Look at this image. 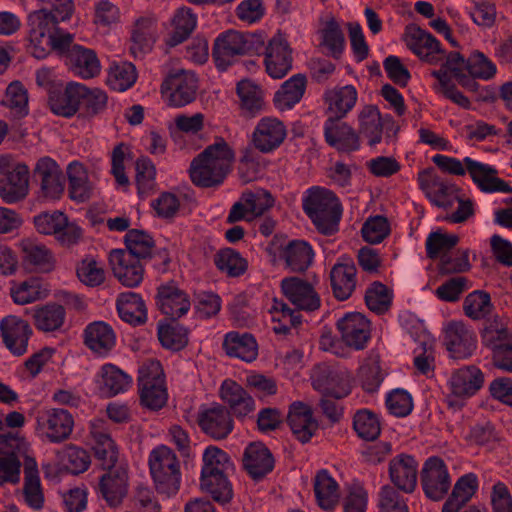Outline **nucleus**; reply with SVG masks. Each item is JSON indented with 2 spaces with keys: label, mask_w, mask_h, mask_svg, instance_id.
Segmentation results:
<instances>
[{
  "label": "nucleus",
  "mask_w": 512,
  "mask_h": 512,
  "mask_svg": "<svg viewBox=\"0 0 512 512\" xmlns=\"http://www.w3.org/2000/svg\"><path fill=\"white\" fill-rule=\"evenodd\" d=\"M42 9L29 14L28 40L29 52L37 59L46 58L52 48L63 49L64 45L74 41L73 34L62 30L58 24L69 20L75 6L73 0H44Z\"/></svg>",
  "instance_id": "nucleus-1"
},
{
  "label": "nucleus",
  "mask_w": 512,
  "mask_h": 512,
  "mask_svg": "<svg viewBox=\"0 0 512 512\" xmlns=\"http://www.w3.org/2000/svg\"><path fill=\"white\" fill-rule=\"evenodd\" d=\"M235 154L223 139L207 146L190 164L193 184L203 188L220 185L232 169Z\"/></svg>",
  "instance_id": "nucleus-2"
},
{
  "label": "nucleus",
  "mask_w": 512,
  "mask_h": 512,
  "mask_svg": "<svg viewBox=\"0 0 512 512\" xmlns=\"http://www.w3.org/2000/svg\"><path fill=\"white\" fill-rule=\"evenodd\" d=\"M302 208L320 233L332 235L338 230L342 207L330 190L320 187L308 189Z\"/></svg>",
  "instance_id": "nucleus-3"
},
{
  "label": "nucleus",
  "mask_w": 512,
  "mask_h": 512,
  "mask_svg": "<svg viewBox=\"0 0 512 512\" xmlns=\"http://www.w3.org/2000/svg\"><path fill=\"white\" fill-rule=\"evenodd\" d=\"M264 45L265 38L261 33L229 30L215 40L212 56L216 66L225 70L243 55H259Z\"/></svg>",
  "instance_id": "nucleus-4"
},
{
  "label": "nucleus",
  "mask_w": 512,
  "mask_h": 512,
  "mask_svg": "<svg viewBox=\"0 0 512 512\" xmlns=\"http://www.w3.org/2000/svg\"><path fill=\"white\" fill-rule=\"evenodd\" d=\"M149 469L158 493L175 495L181 485V466L174 451L164 445L154 448L149 455Z\"/></svg>",
  "instance_id": "nucleus-5"
},
{
  "label": "nucleus",
  "mask_w": 512,
  "mask_h": 512,
  "mask_svg": "<svg viewBox=\"0 0 512 512\" xmlns=\"http://www.w3.org/2000/svg\"><path fill=\"white\" fill-rule=\"evenodd\" d=\"M138 390L141 405L150 410H159L167 402L164 372L158 360L149 359L140 366Z\"/></svg>",
  "instance_id": "nucleus-6"
},
{
  "label": "nucleus",
  "mask_w": 512,
  "mask_h": 512,
  "mask_svg": "<svg viewBox=\"0 0 512 512\" xmlns=\"http://www.w3.org/2000/svg\"><path fill=\"white\" fill-rule=\"evenodd\" d=\"M198 80L192 71L171 72L161 85L162 95L171 107H183L196 99Z\"/></svg>",
  "instance_id": "nucleus-7"
},
{
  "label": "nucleus",
  "mask_w": 512,
  "mask_h": 512,
  "mask_svg": "<svg viewBox=\"0 0 512 512\" xmlns=\"http://www.w3.org/2000/svg\"><path fill=\"white\" fill-rule=\"evenodd\" d=\"M74 418L65 409H46L36 416V431L50 443H62L72 434Z\"/></svg>",
  "instance_id": "nucleus-8"
},
{
  "label": "nucleus",
  "mask_w": 512,
  "mask_h": 512,
  "mask_svg": "<svg viewBox=\"0 0 512 512\" xmlns=\"http://www.w3.org/2000/svg\"><path fill=\"white\" fill-rule=\"evenodd\" d=\"M418 184L431 203L443 209L453 206L455 195L460 191L457 185L442 179L433 168L419 172Z\"/></svg>",
  "instance_id": "nucleus-9"
},
{
  "label": "nucleus",
  "mask_w": 512,
  "mask_h": 512,
  "mask_svg": "<svg viewBox=\"0 0 512 512\" xmlns=\"http://www.w3.org/2000/svg\"><path fill=\"white\" fill-rule=\"evenodd\" d=\"M421 483L425 494L432 500H441L451 486L447 466L439 457L426 460L421 471Z\"/></svg>",
  "instance_id": "nucleus-10"
},
{
  "label": "nucleus",
  "mask_w": 512,
  "mask_h": 512,
  "mask_svg": "<svg viewBox=\"0 0 512 512\" xmlns=\"http://www.w3.org/2000/svg\"><path fill=\"white\" fill-rule=\"evenodd\" d=\"M406 44L422 61L436 65L444 60L445 52L439 41L419 26L410 25L406 28Z\"/></svg>",
  "instance_id": "nucleus-11"
},
{
  "label": "nucleus",
  "mask_w": 512,
  "mask_h": 512,
  "mask_svg": "<svg viewBox=\"0 0 512 512\" xmlns=\"http://www.w3.org/2000/svg\"><path fill=\"white\" fill-rule=\"evenodd\" d=\"M29 191V169L25 164H16L0 170V198L8 203L23 200Z\"/></svg>",
  "instance_id": "nucleus-12"
},
{
  "label": "nucleus",
  "mask_w": 512,
  "mask_h": 512,
  "mask_svg": "<svg viewBox=\"0 0 512 512\" xmlns=\"http://www.w3.org/2000/svg\"><path fill=\"white\" fill-rule=\"evenodd\" d=\"M197 422L201 430L215 440L227 438L234 428L230 411L219 403H214L200 411Z\"/></svg>",
  "instance_id": "nucleus-13"
},
{
  "label": "nucleus",
  "mask_w": 512,
  "mask_h": 512,
  "mask_svg": "<svg viewBox=\"0 0 512 512\" xmlns=\"http://www.w3.org/2000/svg\"><path fill=\"white\" fill-rule=\"evenodd\" d=\"M61 56H65L71 70L82 79H90L100 73V61L94 50L73 44L64 45L63 49L52 48Z\"/></svg>",
  "instance_id": "nucleus-14"
},
{
  "label": "nucleus",
  "mask_w": 512,
  "mask_h": 512,
  "mask_svg": "<svg viewBox=\"0 0 512 512\" xmlns=\"http://www.w3.org/2000/svg\"><path fill=\"white\" fill-rule=\"evenodd\" d=\"M343 343L355 350H363L371 337V323L359 312L347 313L337 321Z\"/></svg>",
  "instance_id": "nucleus-15"
},
{
  "label": "nucleus",
  "mask_w": 512,
  "mask_h": 512,
  "mask_svg": "<svg viewBox=\"0 0 512 512\" xmlns=\"http://www.w3.org/2000/svg\"><path fill=\"white\" fill-rule=\"evenodd\" d=\"M444 345L455 359H464L473 354L477 347L474 331L462 321H451L444 329Z\"/></svg>",
  "instance_id": "nucleus-16"
},
{
  "label": "nucleus",
  "mask_w": 512,
  "mask_h": 512,
  "mask_svg": "<svg viewBox=\"0 0 512 512\" xmlns=\"http://www.w3.org/2000/svg\"><path fill=\"white\" fill-rule=\"evenodd\" d=\"M99 479L98 493L109 507H118L128 494L129 476L127 468L113 466Z\"/></svg>",
  "instance_id": "nucleus-17"
},
{
  "label": "nucleus",
  "mask_w": 512,
  "mask_h": 512,
  "mask_svg": "<svg viewBox=\"0 0 512 512\" xmlns=\"http://www.w3.org/2000/svg\"><path fill=\"white\" fill-rule=\"evenodd\" d=\"M0 334L5 347L15 356L27 352L28 340L32 329L27 321L14 315H8L0 321Z\"/></svg>",
  "instance_id": "nucleus-18"
},
{
  "label": "nucleus",
  "mask_w": 512,
  "mask_h": 512,
  "mask_svg": "<svg viewBox=\"0 0 512 512\" xmlns=\"http://www.w3.org/2000/svg\"><path fill=\"white\" fill-rule=\"evenodd\" d=\"M264 64L266 72L274 79H281L292 68V49L285 39L280 36L273 37L265 47Z\"/></svg>",
  "instance_id": "nucleus-19"
},
{
  "label": "nucleus",
  "mask_w": 512,
  "mask_h": 512,
  "mask_svg": "<svg viewBox=\"0 0 512 512\" xmlns=\"http://www.w3.org/2000/svg\"><path fill=\"white\" fill-rule=\"evenodd\" d=\"M281 289L285 297L300 311H315L321 300L314 287L299 277H288L281 281Z\"/></svg>",
  "instance_id": "nucleus-20"
},
{
  "label": "nucleus",
  "mask_w": 512,
  "mask_h": 512,
  "mask_svg": "<svg viewBox=\"0 0 512 512\" xmlns=\"http://www.w3.org/2000/svg\"><path fill=\"white\" fill-rule=\"evenodd\" d=\"M219 397L227 405L231 416L239 420L245 419L255 411V400L236 381L224 380L219 389Z\"/></svg>",
  "instance_id": "nucleus-21"
},
{
  "label": "nucleus",
  "mask_w": 512,
  "mask_h": 512,
  "mask_svg": "<svg viewBox=\"0 0 512 512\" xmlns=\"http://www.w3.org/2000/svg\"><path fill=\"white\" fill-rule=\"evenodd\" d=\"M287 130L282 121L275 117H264L252 133L254 147L262 153H270L285 140Z\"/></svg>",
  "instance_id": "nucleus-22"
},
{
  "label": "nucleus",
  "mask_w": 512,
  "mask_h": 512,
  "mask_svg": "<svg viewBox=\"0 0 512 512\" xmlns=\"http://www.w3.org/2000/svg\"><path fill=\"white\" fill-rule=\"evenodd\" d=\"M86 86L69 82L64 89H54L49 93V106L53 113L63 117H72L81 109V100Z\"/></svg>",
  "instance_id": "nucleus-23"
},
{
  "label": "nucleus",
  "mask_w": 512,
  "mask_h": 512,
  "mask_svg": "<svg viewBox=\"0 0 512 512\" xmlns=\"http://www.w3.org/2000/svg\"><path fill=\"white\" fill-rule=\"evenodd\" d=\"M34 177L40 182V188L45 197L57 199L64 192L63 172L52 158L42 157L37 161Z\"/></svg>",
  "instance_id": "nucleus-24"
},
{
  "label": "nucleus",
  "mask_w": 512,
  "mask_h": 512,
  "mask_svg": "<svg viewBox=\"0 0 512 512\" xmlns=\"http://www.w3.org/2000/svg\"><path fill=\"white\" fill-rule=\"evenodd\" d=\"M463 162L472 181L482 192L512 193V187L497 177L498 171L494 167L473 160L470 157H465Z\"/></svg>",
  "instance_id": "nucleus-25"
},
{
  "label": "nucleus",
  "mask_w": 512,
  "mask_h": 512,
  "mask_svg": "<svg viewBox=\"0 0 512 512\" xmlns=\"http://www.w3.org/2000/svg\"><path fill=\"white\" fill-rule=\"evenodd\" d=\"M114 276L125 286L135 287L143 280L144 269L141 260L122 249L113 250L109 255Z\"/></svg>",
  "instance_id": "nucleus-26"
},
{
  "label": "nucleus",
  "mask_w": 512,
  "mask_h": 512,
  "mask_svg": "<svg viewBox=\"0 0 512 512\" xmlns=\"http://www.w3.org/2000/svg\"><path fill=\"white\" fill-rule=\"evenodd\" d=\"M287 423L295 438L303 444L309 442L319 428L311 407L301 401L290 405Z\"/></svg>",
  "instance_id": "nucleus-27"
},
{
  "label": "nucleus",
  "mask_w": 512,
  "mask_h": 512,
  "mask_svg": "<svg viewBox=\"0 0 512 512\" xmlns=\"http://www.w3.org/2000/svg\"><path fill=\"white\" fill-rule=\"evenodd\" d=\"M90 435L93 440L92 448L96 459L103 469L112 468L118 460V450L115 442L105 428L102 419L91 422Z\"/></svg>",
  "instance_id": "nucleus-28"
},
{
  "label": "nucleus",
  "mask_w": 512,
  "mask_h": 512,
  "mask_svg": "<svg viewBox=\"0 0 512 512\" xmlns=\"http://www.w3.org/2000/svg\"><path fill=\"white\" fill-rule=\"evenodd\" d=\"M157 304L173 320L185 315L191 306L189 296L173 282L158 287Z\"/></svg>",
  "instance_id": "nucleus-29"
},
{
  "label": "nucleus",
  "mask_w": 512,
  "mask_h": 512,
  "mask_svg": "<svg viewBox=\"0 0 512 512\" xmlns=\"http://www.w3.org/2000/svg\"><path fill=\"white\" fill-rule=\"evenodd\" d=\"M352 379L347 369H328L314 379V387L327 396L341 399L350 394Z\"/></svg>",
  "instance_id": "nucleus-30"
},
{
  "label": "nucleus",
  "mask_w": 512,
  "mask_h": 512,
  "mask_svg": "<svg viewBox=\"0 0 512 512\" xmlns=\"http://www.w3.org/2000/svg\"><path fill=\"white\" fill-rule=\"evenodd\" d=\"M389 475L391 481L398 489L411 493L417 485V462L412 456L401 454L390 461Z\"/></svg>",
  "instance_id": "nucleus-31"
},
{
  "label": "nucleus",
  "mask_w": 512,
  "mask_h": 512,
  "mask_svg": "<svg viewBox=\"0 0 512 512\" xmlns=\"http://www.w3.org/2000/svg\"><path fill=\"white\" fill-rule=\"evenodd\" d=\"M394 128L392 117H381L378 108L374 105L365 106L359 114V133L368 139L370 146L381 142L383 128L387 125Z\"/></svg>",
  "instance_id": "nucleus-32"
},
{
  "label": "nucleus",
  "mask_w": 512,
  "mask_h": 512,
  "mask_svg": "<svg viewBox=\"0 0 512 512\" xmlns=\"http://www.w3.org/2000/svg\"><path fill=\"white\" fill-rule=\"evenodd\" d=\"M243 466L252 479L260 480L273 470L274 458L266 446L252 443L244 452Z\"/></svg>",
  "instance_id": "nucleus-33"
},
{
  "label": "nucleus",
  "mask_w": 512,
  "mask_h": 512,
  "mask_svg": "<svg viewBox=\"0 0 512 512\" xmlns=\"http://www.w3.org/2000/svg\"><path fill=\"white\" fill-rule=\"evenodd\" d=\"M222 347L229 357L238 358L247 363L257 359L258 343L250 333L231 331L224 336Z\"/></svg>",
  "instance_id": "nucleus-34"
},
{
  "label": "nucleus",
  "mask_w": 512,
  "mask_h": 512,
  "mask_svg": "<svg viewBox=\"0 0 512 512\" xmlns=\"http://www.w3.org/2000/svg\"><path fill=\"white\" fill-rule=\"evenodd\" d=\"M84 344L92 352L106 356L116 344V335L109 324L95 321L88 324L84 330Z\"/></svg>",
  "instance_id": "nucleus-35"
},
{
  "label": "nucleus",
  "mask_w": 512,
  "mask_h": 512,
  "mask_svg": "<svg viewBox=\"0 0 512 512\" xmlns=\"http://www.w3.org/2000/svg\"><path fill=\"white\" fill-rule=\"evenodd\" d=\"M483 382V373L476 366L456 370L449 380L451 393L461 398L474 395L483 386Z\"/></svg>",
  "instance_id": "nucleus-36"
},
{
  "label": "nucleus",
  "mask_w": 512,
  "mask_h": 512,
  "mask_svg": "<svg viewBox=\"0 0 512 512\" xmlns=\"http://www.w3.org/2000/svg\"><path fill=\"white\" fill-rule=\"evenodd\" d=\"M156 18L153 15L142 16L135 22L131 37L130 52L135 57H142L151 51L155 42Z\"/></svg>",
  "instance_id": "nucleus-37"
},
{
  "label": "nucleus",
  "mask_w": 512,
  "mask_h": 512,
  "mask_svg": "<svg viewBox=\"0 0 512 512\" xmlns=\"http://www.w3.org/2000/svg\"><path fill=\"white\" fill-rule=\"evenodd\" d=\"M356 266L352 261L337 263L330 271V280L334 296L341 301L347 300L356 287Z\"/></svg>",
  "instance_id": "nucleus-38"
},
{
  "label": "nucleus",
  "mask_w": 512,
  "mask_h": 512,
  "mask_svg": "<svg viewBox=\"0 0 512 512\" xmlns=\"http://www.w3.org/2000/svg\"><path fill=\"white\" fill-rule=\"evenodd\" d=\"M326 141L340 151H354L359 148V138L355 131L345 123L330 117L325 124Z\"/></svg>",
  "instance_id": "nucleus-39"
},
{
  "label": "nucleus",
  "mask_w": 512,
  "mask_h": 512,
  "mask_svg": "<svg viewBox=\"0 0 512 512\" xmlns=\"http://www.w3.org/2000/svg\"><path fill=\"white\" fill-rule=\"evenodd\" d=\"M307 79L303 74L293 75L285 81L274 95V104L279 110L291 109L303 97Z\"/></svg>",
  "instance_id": "nucleus-40"
},
{
  "label": "nucleus",
  "mask_w": 512,
  "mask_h": 512,
  "mask_svg": "<svg viewBox=\"0 0 512 512\" xmlns=\"http://www.w3.org/2000/svg\"><path fill=\"white\" fill-rule=\"evenodd\" d=\"M117 310L120 318L129 324L140 325L147 320L144 301L134 292L121 293L118 296Z\"/></svg>",
  "instance_id": "nucleus-41"
},
{
  "label": "nucleus",
  "mask_w": 512,
  "mask_h": 512,
  "mask_svg": "<svg viewBox=\"0 0 512 512\" xmlns=\"http://www.w3.org/2000/svg\"><path fill=\"white\" fill-rule=\"evenodd\" d=\"M314 492L317 503L322 509L331 511L338 504L339 486L326 470H321L316 474Z\"/></svg>",
  "instance_id": "nucleus-42"
},
{
  "label": "nucleus",
  "mask_w": 512,
  "mask_h": 512,
  "mask_svg": "<svg viewBox=\"0 0 512 512\" xmlns=\"http://www.w3.org/2000/svg\"><path fill=\"white\" fill-rule=\"evenodd\" d=\"M100 389L107 396L125 392L132 383V378L114 364H105L100 370Z\"/></svg>",
  "instance_id": "nucleus-43"
},
{
  "label": "nucleus",
  "mask_w": 512,
  "mask_h": 512,
  "mask_svg": "<svg viewBox=\"0 0 512 512\" xmlns=\"http://www.w3.org/2000/svg\"><path fill=\"white\" fill-rule=\"evenodd\" d=\"M282 257L292 271L303 272L312 263L313 250L307 242L294 240L283 249Z\"/></svg>",
  "instance_id": "nucleus-44"
},
{
  "label": "nucleus",
  "mask_w": 512,
  "mask_h": 512,
  "mask_svg": "<svg viewBox=\"0 0 512 512\" xmlns=\"http://www.w3.org/2000/svg\"><path fill=\"white\" fill-rule=\"evenodd\" d=\"M197 25V17L190 8H180L173 17L174 30L166 40V45L175 47L186 41Z\"/></svg>",
  "instance_id": "nucleus-45"
},
{
  "label": "nucleus",
  "mask_w": 512,
  "mask_h": 512,
  "mask_svg": "<svg viewBox=\"0 0 512 512\" xmlns=\"http://www.w3.org/2000/svg\"><path fill=\"white\" fill-rule=\"evenodd\" d=\"M66 312L63 306L50 303L34 310V325L38 330L53 332L61 328L64 323Z\"/></svg>",
  "instance_id": "nucleus-46"
},
{
  "label": "nucleus",
  "mask_w": 512,
  "mask_h": 512,
  "mask_svg": "<svg viewBox=\"0 0 512 512\" xmlns=\"http://www.w3.org/2000/svg\"><path fill=\"white\" fill-rule=\"evenodd\" d=\"M269 311L272 315V320L277 323L273 327L274 332L277 334H286L291 328L297 327L302 322L299 310L297 308L296 310L291 309L283 301L274 299Z\"/></svg>",
  "instance_id": "nucleus-47"
},
{
  "label": "nucleus",
  "mask_w": 512,
  "mask_h": 512,
  "mask_svg": "<svg viewBox=\"0 0 512 512\" xmlns=\"http://www.w3.org/2000/svg\"><path fill=\"white\" fill-rule=\"evenodd\" d=\"M203 463L201 475H228L234 469L228 454L215 446L206 448Z\"/></svg>",
  "instance_id": "nucleus-48"
},
{
  "label": "nucleus",
  "mask_w": 512,
  "mask_h": 512,
  "mask_svg": "<svg viewBox=\"0 0 512 512\" xmlns=\"http://www.w3.org/2000/svg\"><path fill=\"white\" fill-rule=\"evenodd\" d=\"M357 95V91L352 85L331 91L328 95L329 111L337 120H340L355 106Z\"/></svg>",
  "instance_id": "nucleus-49"
},
{
  "label": "nucleus",
  "mask_w": 512,
  "mask_h": 512,
  "mask_svg": "<svg viewBox=\"0 0 512 512\" xmlns=\"http://www.w3.org/2000/svg\"><path fill=\"white\" fill-rule=\"evenodd\" d=\"M358 378L366 392L373 393L378 390L383 381L380 356L378 354L371 353L364 360L359 368Z\"/></svg>",
  "instance_id": "nucleus-50"
},
{
  "label": "nucleus",
  "mask_w": 512,
  "mask_h": 512,
  "mask_svg": "<svg viewBox=\"0 0 512 512\" xmlns=\"http://www.w3.org/2000/svg\"><path fill=\"white\" fill-rule=\"evenodd\" d=\"M137 80V71L130 62L113 63L110 66L107 84L111 89L119 92L126 91L132 87Z\"/></svg>",
  "instance_id": "nucleus-51"
},
{
  "label": "nucleus",
  "mask_w": 512,
  "mask_h": 512,
  "mask_svg": "<svg viewBox=\"0 0 512 512\" xmlns=\"http://www.w3.org/2000/svg\"><path fill=\"white\" fill-rule=\"evenodd\" d=\"M2 103L9 108L11 116L15 119H21L28 115L27 90L19 81L8 85Z\"/></svg>",
  "instance_id": "nucleus-52"
},
{
  "label": "nucleus",
  "mask_w": 512,
  "mask_h": 512,
  "mask_svg": "<svg viewBox=\"0 0 512 512\" xmlns=\"http://www.w3.org/2000/svg\"><path fill=\"white\" fill-rule=\"evenodd\" d=\"M67 173L70 197L79 202H84L91 194V186L87 180L84 166L78 162H73L68 166Z\"/></svg>",
  "instance_id": "nucleus-53"
},
{
  "label": "nucleus",
  "mask_w": 512,
  "mask_h": 512,
  "mask_svg": "<svg viewBox=\"0 0 512 512\" xmlns=\"http://www.w3.org/2000/svg\"><path fill=\"white\" fill-rule=\"evenodd\" d=\"M493 310L490 295L482 290L469 293L463 302V311L472 320H482Z\"/></svg>",
  "instance_id": "nucleus-54"
},
{
  "label": "nucleus",
  "mask_w": 512,
  "mask_h": 512,
  "mask_svg": "<svg viewBox=\"0 0 512 512\" xmlns=\"http://www.w3.org/2000/svg\"><path fill=\"white\" fill-rule=\"evenodd\" d=\"M10 293L16 304L26 305L45 298L48 291L43 288L39 279L29 278L17 285H14L11 288Z\"/></svg>",
  "instance_id": "nucleus-55"
},
{
  "label": "nucleus",
  "mask_w": 512,
  "mask_h": 512,
  "mask_svg": "<svg viewBox=\"0 0 512 512\" xmlns=\"http://www.w3.org/2000/svg\"><path fill=\"white\" fill-rule=\"evenodd\" d=\"M393 293L383 283L375 281L365 292V303L369 310L376 314L386 313L392 304Z\"/></svg>",
  "instance_id": "nucleus-56"
},
{
  "label": "nucleus",
  "mask_w": 512,
  "mask_h": 512,
  "mask_svg": "<svg viewBox=\"0 0 512 512\" xmlns=\"http://www.w3.org/2000/svg\"><path fill=\"white\" fill-rule=\"evenodd\" d=\"M237 94L240 98L241 108L250 116H254L262 110V90L250 80H242L237 84Z\"/></svg>",
  "instance_id": "nucleus-57"
},
{
  "label": "nucleus",
  "mask_w": 512,
  "mask_h": 512,
  "mask_svg": "<svg viewBox=\"0 0 512 512\" xmlns=\"http://www.w3.org/2000/svg\"><path fill=\"white\" fill-rule=\"evenodd\" d=\"M158 339L164 348L179 351L187 345L188 333L184 327L172 321L159 324Z\"/></svg>",
  "instance_id": "nucleus-58"
},
{
  "label": "nucleus",
  "mask_w": 512,
  "mask_h": 512,
  "mask_svg": "<svg viewBox=\"0 0 512 512\" xmlns=\"http://www.w3.org/2000/svg\"><path fill=\"white\" fill-rule=\"evenodd\" d=\"M126 253H130L139 260L151 257L154 248L152 237L142 230H129L125 236Z\"/></svg>",
  "instance_id": "nucleus-59"
},
{
  "label": "nucleus",
  "mask_w": 512,
  "mask_h": 512,
  "mask_svg": "<svg viewBox=\"0 0 512 512\" xmlns=\"http://www.w3.org/2000/svg\"><path fill=\"white\" fill-rule=\"evenodd\" d=\"M320 44L328 50L329 55L336 59L340 58L345 46V36L335 19L327 21L321 30Z\"/></svg>",
  "instance_id": "nucleus-60"
},
{
  "label": "nucleus",
  "mask_w": 512,
  "mask_h": 512,
  "mask_svg": "<svg viewBox=\"0 0 512 512\" xmlns=\"http://www.w3.org/2000/svg\"><path fill=\"white\" fill-rule=\"evenodd\" d=\"M216 267L230 277H238L247 269V261L234 249L220 250L214 258Z\"/></svg>",
  "instance_id": "nucleus-61"
},
{
  "label": "nucleus",
  "mask_w": 512,
  "mask_h": 512,
  "mask_svg": "<svg viewBox=\"0 0 512 512\" xmlns=\"http://www.w3.org/2000/svg\"><path fill=\"white\" fill-rule=\"evenodd\" d=\"M201 489L208 492L215 501L221 503L229 502L233 496L228 475H201Z\"/></svg>",
  "instance_id": "nucleus-62"
},
{
  "label": "nucleus",
  "mask_w": 512,
  "mask_h": 512,
  "mask_svg": "<svg viewBox=\"0 0 512 512\" xmlns=\"http://www.w3.org/2000/svg\"><path fill=\"white\" fill-rule=\"evenodd\" d=\"M482 343L495 354L505 347L512 346V333L503 325L490 323L483 329Z\"/></svg>",
  "instance_id": "nucleus-63"
},
{
  "label": "nucleus",
  "mask_w": 512,
  "mask_h": 512,
  "mask_svg": "<svg viewBox=\"0 0 512 512\" xmlns=\"http://www.w3.org/2000/svg\"><path fill=\"white\" fill-rule=\"evenodd\" d=\"M353 426L358 436L364 440L372 441L380 435V422L377 416L368 410L355 414Z\"/></svg>",
  "instance_id": "nucleus-64"
}]
</instances>
